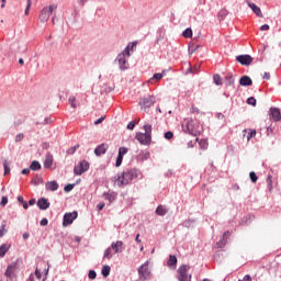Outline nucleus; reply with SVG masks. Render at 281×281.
I'll list each match as a JSON object with an SVG mask.
<instances>
[{
  "label": "nucleus",
  "instance_id": "4d7b16f0",
  "mask_svg": "<svg viewBox=\"0 0 281 281\" xmlns=\"http://www.w3.org/2000/svg\"><path fill=\"white\" fill-rule=\"evenodd\" d=\"M238 281H251V276L246 274L241 280Z\"/></svg>",
  "mask_w": 281,
  "mask_h": 281
},
{
  "label": "nucleus",
  "instance_id": "13d9d810",
  "mask_svg": "<svg viewBox=\"0 0 281 281\" xmlns=\"http://www.w3.org/2000/svg\"><path fill=\"white\" fill-rule=\"evenodd\" d=\"M23 134H18L16 136H15V142H21V140H23Z\"/></svg>",
  "mask_w": 281,
  "mask_h": 281
},
{
  "label": "nucleus",
  "instance_id": "680f3d73",
  "mask_svg": "<svg viewBox=\"0 0 281 281\" xmlns=\"http://www.w3.org/2000/svg\"><path fill=\"white\" fill-rule=\"evenodd\" d=\"M18 201H19V203H25V200L23 199L22 195L18 196Z\"/></svg>",
  "mask_w": 281,
  "mask_h": 281
},
{
  "label": "nucleus",
  "instance_id": "473e14b6",
  "mask_svg": "<svg viewBox=\"0 0 281 281\" xmlns=\"http://www.w3.org/2000/svg\"><path fill=\"white\" fill-rule=\"evenodd\" d=\"M231 235L229 231H226L224 234H223V239L222 241H220L217 245H226L227 244V237Z\"/></svg>",
  "mask_w": 281,
  "mask_h": 281
},
{
  "label": "nucleus",
  "instance_id": "393cba45",
  "mask_svg": "<svg viewBox=\"0 0 281 281\" xmlns=\"http://www.w3.org/2000/svg\"><path fill=\"white\" fill-rule=\"evenodd\" d=\"M156 214L158 216H166V214H168V210H166V207H164V205H159L157 209H156Z\"/></svg>",
  "mask_w": 281,
  "mask_h": 281
},
{
  "label": "nucleus",
  "instance_id": "bf43d9fd",
  "mask_svg": "<svg viewBox=\"0 0 281 281\" xmlns=\"http://www.w3.org/2000/svg\"><path fill=\"white\" fill-rule=\"evenodd\" d=\"M104 202H100L98 205H97V207H98V210L99 211H102V210H104Z\"/></svg>",
  "mask_w": 281,
  "mask_h": 281
},
{
  "label": "nucleus",
  "instance_id": "37998d69",
  "mask_svg": "<svg viewBox=\"0 0 281 281\" xmlns=\"http://www.w3.org/2000/svg\"><path fill=\"white\" fill-rule=\"evenodd\" d=\"M250 179L252 183H256V181H258V176L256 175V172L254 171L250 172Z\"/></svg>",
  "mask_w": 281,
  "mask_h": 281
},
{
  "label": "nucleus",
  "instance_id": "49530a36",
  "mask_svg": "<svg viewBox=\"0 0 281 281\" xmlns=\"http://www.w3.org/2000/svg\"><path fill=\"white\" fill-rule=\"evenodd\" d=\"M77 148H80V145H76L75 147L68 149V155H74Z\"/></svg>",
  "mask_w": 281,
  "mask_h": 281
},
{
  "label": "nucleus",
  "instance_id": "c756f323",
  "mask_svg": "<svg viewBox=\"0 0 281 281\" xmlns=\"http://www.w3.org/2000/svg\"><path fill=\"white\" fill-rule=\"evenodd\" d=\"M182 36L184 38H192V29H187L183 31Z\"/></svg>",
  "mask_w": 281,
  "mask_h": 281
},
{
  "label": "nucleus",
  "instance_id": "5701e85b",
  "mask_svg": "<svg viewBox=\"0 0 281 281\" xmlns=\"http://www.w3.org/2000/svg\"><path fill=\"white\" fill-rule=\"evenodd\" d=\"M46 190H49L50 192H56V190H58V182L56 181L47 182Z\"/></svg>",
  "mask_w": 281,
  "mask_h": 281
},
{
  "label": "nucleus",
  "instance_id": "c03bdc74",
  "mask_svg": "<svg viewBox=\"0 0 281 281\" xmlns=\"http://www.w3.org/2000/svg\"><path fill=\"white\" fill-rule=\"evenodd\" d=\"M172 137H175V134L171 131L165 133V139H172Z\"/></svg>",
  "mask_w": 281,
  "mask_h": 281
},
{
  "label": "nucleus",
  "instance_id": "423d86ee",
  "mask_svg": "<svg viewBox=\"0 0 281 281\" xmlns=\"http://www.w3.org/2000/svg\"><path fill=\"white\" fill-rule=\"evenodd\" d=\"M139 280H147L150 278V261H146L138 268Z\"/></svg>",
  "mask_w": 281,
  "mask_h": 281
},
{
  "label": "nucleus",
  "instance_id": "e433bc0d",
  "mask_svg": "<svg viewBox=\"0 0 281 281\" xmlns=\"http://www.w3.org/2000/svg\"><path fill=\"white\" fill-rule=\"evenodd\" d=\"M115 196H116L115 193H110V194H106V195H105V199H108V201H109L110 203H113V201H115Z\"/></svg>",
  "mask_w": 281,
  "mask_h": 281
},
{
  "label": "nucleus",
  "instance_id": "ea45409f",
  "mask_svg": "<svg viewBox=\"0 0 281 281\" xmlns=\"http://www.w3.org/2000/svg\"><path fill=\"white\" fill-rule=\"evenodd\" d=\"M32 8V0H27V5L26 9L24 11V14L27 16V14H30V9Z\"/></svg>",
  "mask_w": 281,
  "mask_h": 281
},
{
  "label": "nucleus",
  "instance_id": "7c9ffc66",
  "mask_svg": "<svg viewBox=\"0 0 281 281\" xmlns=\"http://www.w3.org/2000/svg\"><path fill=\"white\" fill-rule=\"evenodd\" d=\"M53 164H54V160L52 159V157H46V159L44 161V167L52 168Z\"/></svg>",
  "mask_w": 281,
  "mask_h": 281
},
{
  "label": "nucleus",
  "instance_id": "5fc2aeb1",
  "mask_svg": "<svg viewBox=\"0 0 281 281\" xmlns=\"http://www.w3.org/2000/svg\"><path fill=\"white\" fill-rule=\"evenodd\" d=\"M127 128H128V131H133V128H135V122H130L127 124Z\"/></svg>",
  "mask_w": 281,
  "mask_h": 281
},
{
  "label": "nucleus",
  "instance_id": "f704fd0d",
  "mask_svg": "<svg viewBox=\"0 0 281 281\" xmlns=\"http://www.w3.org/2000/svg\"><path fill=\"white\" fill-rule=\"evenodd\" d=\"M161 78H164V75L157 72L149 79V82H153L154 80H161Z\"/></svg>",
  "mask_w": 281,
  "mask_h": 281
},
{
  "label": "nucleus",
  "instance_id": "69168bd1",
  "mask_svg": "<svg viewBox=\"0 0 281 281\" xmlns=\"http://www.w3.org/2000/svg\"><path fill=\"white\" fill-rule=\"evenodd\" d=\"M30 172V169H23L22 175H27Z\"/></svg>",
  "mask_w": 281,
  "mask_h": 281
},
{
  "label": "nucleus",
  "instance_id": "0eeeda50",
  "mask_svg": "<svg viewBox=\"0 0 281 281\" xmlns=\"http://www.w3.org/2000/svg\"><path fill=\"white\" fill-rule=\"evenodd\" d=\"M78 218V212L74 211L72 213H66L64 215L63 226L69 227L74 221Z\"/></svg>",
  "mask_w": 281,
  "mask_h": 281
},
{
  "label": "nucleus",
  "instance_id": "7ed1b4c3",
  "mask_svg": "<svg viewBox=\"0 0 281 281\" xmlns=\"http://www.w3.org/2000/svg\"><path fill=\"white\" fill-rule=\"evenodd\" d=\"M145 133H138L136 134V139L139 142V144H143V146H148L151 140V133H153V125H145L144 126Z\"/></svg>",
  "mask_w": 281,
  "mask_h": 281
},
{
  "label": "nucleus",
  "instance_id": "58836bf2",
  "mask_svg": "<svg viewBox=\"0 0 281 281\" xmlns=\"http://www.w3.org/2000/svg\"><path fill=\"white\" fill-rule=\"evenodd\" d=\"M68 102L72 109H76V97H69Z\"/></svg>",
  "mask_w": 281,
  "mask_h": 281
},
{
  "label": "nucleus",
  "instance_id": "f3484780",
  "mask_svg": "<svg viewBox=\"0 0 281 281\" xmlns=\"http://www.w3.org/2000/svg\"><path fill=\"white\" fill-rule=\"evenodd\" d=\"M270 117L272 120H274V122H280V120H281L280 110L278 108H271L270 109Z\"/></svg>",
  "mask_w": 281,
  "mask_h": 281
},
{
  "label": "nucleus",
  "instance_id": "4468645a",
  "mask_svg": "<svg viewBox=\"0 0 281 281\" xmlns=\"http://www.w3.org/2000/svg\"><path fill=\"white\" fill-rule=\"evenodd\" d=\"M16 273V262H13L8 266L4 276L8 278V280H12V277Z\"/></svg>",
  "mask_w": 281,
  "mask_h": 281
},
{
  "label": "nucleus",
  "instance_id": "4be33fe9",
  "mask_svg": "<svg viewBox=\"0 0 281 281\" xmlns=\"http://www.w3.org/2000/svg\"><path fill=\"white\" fill-rule=\"evenodd\" d=\"M167 265L171 269H177V257L175 255H170L169 260L167 261Z\"/></svg>",
  "mask_w": 281,
  "mask_h": 281
},
{
  "label": "nucleus",
  "instance_id": "a19ab883",
  "mask_svg": "<svg viewBox=\"0 0 281 281\" xmlns=\"http://www.w3.org/2000/svg\"><path fill=\"white\" fill-rule=\"evenodd\" d=\"M247 104H250L251 106H256V98L254 97L248 98Z\"/></svg>",
  "mask_w": 281,
  "mask_h": 281
},
{
  "label": "nucleus",
  "instance_id": "79ce46f5",
  "mask_svg": "<svg viewBox=\"0 0 281 281\" xmlns=\"http://www.w3.org/2000/svg\"><path fill=\"white\" fill-rule=\"evenodd\" d=\"M97 276H98V274L95 273L94 270H90V271H89V274H88V278H89L90 280H95Z\"/></svg>",
  "mask_w": 281,
  "mask_h": 281
},
{
  "label": "nucleus",
  "instance_id": "e2e57ef3",
  "mask_svg": "<svg viewBox=\"0 0 281 281\" xmlns=\"http://www.w3.org/2000/svg\"><path fill=\"white\" fill-rule=\"evenodd\" d=\"M36 204V200L35 199H31L30 201H29V205H35Z\"/></svg>",
  "mask_w": 281,
  "mask_h": 281
},
{
  "label": "nucleus",
  "instance_id": "dca6fc26",
  "mask_svg": "<svg viewBox=\"0 0 281 281\" xmlns=\"http://www.w3.org/2000/svg\"><path fill=\"white\" fill-rule=\"evenodd\" d=\"M106 150H109V145L101 144L94 149V155H97V157H102V155L106 154Z\"/></svg>",
  "mask_w": 281,
  "mask_h": 281
},
{
  "label": "nucleus",
  "instance_id": "0e129e2a",
  "mask_svg": "<svg viewBox=\"0 0 281 281\" xmlns=\"http://www.w3.org/2000/svg\"><path fill=\"white\" fill-rule=\"evenodd\" d=\"M87 3V0H79V5H85Z\"/></svg>",
  "mask_w": 281,
  "mask_h": 281
},
{
  "label": "nucleus",
  "instance_id": "f03ea898",
  "mask_svg": "<svg viewBox=\"0 0 281 281\" xmlns=\"http://www.w3.org/2000/svg\"><path fill=\"white\" fill-rule=\"evenodd\" d=\"M135 179H142V171L138 169H128L119 175L117 183L119 186H128V183L135 181Z\"/></svg>",
  "mask_w": 281,
  "mask_h": 281
},
{
  "label": "nucleus",
  "instance_id": "2f4dec72",
  "mask_svg": "<svg viewBox=\"0 0 281 281\" xmlns=\"http://www.w3.org/2000/svg\"><path fill=\"white\" fill-rule=\"evenodd\" d=\"M214 83L221 87L223 85V78H221L218 75H214L213 77Z\"/></svg>",
  "mask_w": 281,
  "mask_h": 281
},
{
  "label": "nucleus",
  "instance_id": "9b49d317",
  "mask_svg": "<svg viewBox=\"0 0 281 281\" xmlns=\"http://www.w3.org/2000/svg\"><path fill=\"white\" fill-rule=\"evenodd\" d=\"M156 100H155V95H150V97H146L144 98L139 104L142 106V109H150V106H153V104H155Z\"/></svg>",
  "mask_w": 281,
  "mask_h": 281
},
{
  "label": "nucleus",
  "instance_id": "2eb2a0df",
  "mask_svg": "<svg viewBox=\"0 0 281 281\" xmlns=\"http://www.w3.org/2000/svg\"><path fill=\"white\" fill-rule=\"evenodd\" d=\"M111 249H113L114 254H122V251H124V243L122 240L112 243Z\"/></svg>",
  "mask_w": 281,
  "mask_h": 281
},
{
  "label": "nucleus",
  "instance_id": "a211bd4d",
  "mask_svg": "<svg viewBox=\"0 0 281 281\" xmlns=\"http://www.w3.org/2000/svg\"><path fill=\"white\" fill-rule=\"evenodd\" d=\"M243 137L247 139V142L254 139L256 137V130H244Z\"/></svg>",
  "mask_w": 281,
  "mask_h": 281
},
{
  "label": "nucleus",
  "instance_id": "8fccbe9b",
  "mask_svg": "<svg viewBox=\"0 0 281 281\" xmlns=\"http://www.w3.org/2000/svg\"><path fill=\"white\" fill-rule=\"evenodd\" d=\"M105 117H106V116H101L100 119H98V120L94 122L95 126H98V124H102V123L104 122Z\"/></svg>",
  "mask_w": 281,
  "mask_h": 281
},
{
  "label": "nucleus",
  "instance_id": "c9c22d12",
  "mask_svg": "<svg viewBox=\"0 0 281 281\" xmlns=\"http://www.w3.org/2000/svg\"><path fill=\"white\" fill-rule=\"evenodd\" d=\"M138 157L142 159V161H144L150 157V154L148 151H143Z\"/></svg>",
  "mask_w": 281,
  "mask_h": 281
},
{
  "label": "nucleus",
  "instance_id": "6e6d98bb",
  "mask_svg": "<svg viewBox=\"0 0 281 281\" xmlns=\"http://www.w3.org/2000/svg\"><path fill=\"white\" fill-rule=\"evenodd\" d=\"M263 80H271V74L265 72L263 74Z\"/></svg>",
  "mask_w": 281,
  "mask_h": 281
},
{
  "label": "nucleus",
  "instance_id": "1a4fd4ad",
  "mask_svg": "<svg viewBox=\"0 0 281 281\" xmlns=\"http://www.w3.org/2000/svg\"><path fill=\"white\" fill-rule=\"evenodd\" d=\"M87 170H89V164L86 160H82L81 162H79L78 166L75 167L74 172L75 175H85V172H87Z\"/></svg>",
  "mask_w": 281,
  "mask_h": 281
},
{
  "label": "nucleus",
  "instance_id": "a18cd8bd",
  "mask_svg": "<svg viewBox=\"0 0 281 281\" xmlns=\"http://www.w3.org/2000/svg\"><path fill=\"white\" fill-rule=\"evenodd\" d=\"M226 14H227V9H223L220 11L218 16H220V19H225Z\"/></svg>",
  "mask_w": 281,
  "mask_h": 281
},
{
  "label": "nucleus",
  "instance_id": "4c0bfd02",
  "mask_svg": "<svg viewBox=\"0 0 281 281\" xmlns=\"http://www.w3.org/2000/svg\"><path fill=\"white\" fill-rule=\"evenodd\" d=\"M7 232H8V228H5V224H2L0 227V238H3Z\"/></svg>",
  "mask_w": 281,
  "mask_h": 281
},
{
  "label": "nucleus",
  "instance_id": "b1692460",
  "mask_svg": "<svg viewBox=\"0 0 281 281\" xmlns=\"http://www.w3.org/2000/svg\"><path fill=\"white\" fill-rule=\"evenodd\" d=\"M8 251H10V246H8L7 244H3L0 246V258H3Z\"/></svg>",
  "mask_w": 281,
  "mask_h": 281
},
{
  "label": "nucleus",
  "instance_id": "bb28decb",
  "mask_svg": "<svg viewBox=\"0 0 281 281\" xmlns=\"http://www.w3.org/2000/svg\"><path fill=\"white\" fill-rule=\"evenodd\" d=\"M3 169H4V176L10 175V161L8 159L3 160Z\"/></svg>",
  "mask_w": 281,
  "mask_h": 281
},
{
  "label": "nucleus",
  "instance_id": "864d4df0",
  "mask_svg": "<svg viewBox=\"0 0 281 281\" xmlns=\"http://www.w3.org/2000/svg\"><path fill=\"white\" fill-rule=\"evenodd\" d=\"M35 276L37 280H41V278H43V274H41V270H38V268L35 269Z\"/></svg>",
  "mask_w": 281,
  "mask_h": 281
},
{
  "label": "nucleus",
  "instance_id": "774afa93",
  "mask_svg": "<svg viewBox=\"0 0 281 281\" xmlns=\"http://www.w3.org/2000/svg\"><path fill=\"white\" fill-rule=\"evenodd\" d=\"M30 281H34V274H31L29 278Z\"/></svg>",
  "mask_w": 281,
  "mask_h": 281
},
{
  "label": "nucleus",
  "instance_id": "603ef678",
  "mask_svg": "<svg viewBox=\"0 0 281 281\" xmlns=\"http://www.w3.org/2000/svg\"><path fill=\"white\" fill-rule=\"evenodd\" d=\"M47 223H49V221H47V218H42L40 222V225H42V227L47 226Z\"/></svg>",
  "mask_w": 281,
  "mask_h": 281
},
{
  "label": "nucleus",
  "instance_id": "a878e982",
  "mask_svg": "<svg viewBox=\"0 0 281 281\" xmlns=\"http://www.w3.org/2000/svg\"><path fill=\"white\" fill-rule=\"evenodd\" d=\"M103 278H109L111 273V267L110 266H103L102 271H101Z\"/></svg>",
  "mask_w": 281,
  "mask_h": 281
},
{
  "label": "nucleus",
  "instance_id": "412c9836",
  "mask_svg": "<svg viewBox=\"0 0 281 281\" xmlns=\"http://www.w3.org/2000/svg\"><path fill=\"white\" fill-rule=\"evenodd\" d=\"M37 207L40 210H47L49 207V203L47 202V199L42 198L37 201Z\"/></svg>",
  "mask_w": 281,
  "mask_h": 281
},
{
  "label": "nucleus",
  "instance_id": "09e8293b",
  "mask_svg": "<svg viewBox=\"0 0 281 281\" xmlns=\"http://www.w3.org/2000/svg\"><path fill=\"white\" fill-rule=\"evenodd\" d=\"M261 32H269V24H263L260 26Z\"/></svg>",
  "mask_w": 281,
  "mask_h": 281
},
{
  "label": "nucleus",
  "instance_id": "cd10ccee",
  "mask_svg": "<svg viewBox=\"0 0 281 281\" xmlns=\"http://www.w3.org/2000/svg\"><path fill=\"white\" fill-rule=\"evenodd\" d=\"M111 247H109L108 249H105L103 258H105L106 260H111V258H113V254L111 252Z\"/></svg>",
  "mask_w": 281,
  "mask_h": 281
},
{
  "label": "nucleus",
  "instance_id": "3c124183",
  "mask_svg": "<svg viewBox=\"0 0 281 281\" xmlns=\"http://www.w3.org/2000/svg\"><path fill=\"white\" fill-rule=\"evenodd\" d=\"M0 205H2L3 207H4V205H8V196L2 198Z\"/></svg>",
  "mask_w": 281,
  "mask_h": 281
},
{
  "label": "nucleus",
  "instance_id": "052dcab7",
  "mask_svg": "<svg viewBox=\"0 0 281 281\" xmlns=\"http://www.w3.org/2000/svg\"><path fill=\"white\" fill-rule=\"evenodd\" d=\"M267 181L269 183V190H271V188H273L271 177H268Z\"/></svg>",
  "mask_w": 281,
  "mask_h": 281
},
{
  "label": "nucleus",
  "instance_id": "72a5a7b5",
  "mask_svg": "<svg viewBox=\"0 0 281 281\" xmlns=\"http://www.w3.org/2000/svg\"><path fill=\"white\" fill-rule=\"evenodd\" d=\"M226 85H228L229 87H232V85H234V76H232V75L226 76Z\"/></svg>",
  "mask_w": 281,
  "mask_h": 281
},
{
  "label": "nucleus",
  "instance_id": "ddd939ff",
  "mask_svg": "<svg viewBox=\"0 0 281 281\" xmlns=\"http://www.w3.org/2000/svg\"><path fill=\"white\" fill-rule=\"evenodd\" d=\"M128 153V149L126 147H120L119 148V156L116 158V168H120L122 166V161L124 159V155Z\"/></svg>",
  "mask_w": 281,
  "mask_h": 281
},
{
  "label": "nucleus",
  "instance_id": "f8f14e48",
  "mask_svg": "<svg viewBox=\"0 0 281 281\" xmlns=\"http://www.w3.org/2000/svg\"><path fill=\"white\" fill-rule=\"evenodd\" d=\"M247 5L252 10L254 14H256V16H258L259 19H263L265 15L262 14V10L260 9V7L256 5V3L246 0Z\"/></svg>",
  "mask_w": 281,
  "mask_h": 281
},
{
  "label": "nucleus",
  "instance_id": "aec40b11",
  "mask_svg": "<svg viewBox=\"0 0 281 281\" xmlns=\"http://www.w3.org/2000/svg\"><path fill=\"white\" fill-rule=\"evenodd\" d=\"M137 47V42L130 43L127 47L124 49L126 57H131V52H135V48Z\"/></svg>",
  "mask_w": 281,
  "mask_h": 281
},
{
  "label": "nucleus",
  "instance_id": "f257e3e1",
  "mask_svg": "<svg viewBox=\"0 0 281 281\" xmlns=\"http://www.w3.org/2000/svg\"><path fill=\"white\" fill-rule=\"evenodd\" d=\"M182 128L194 137L203 133V125L196 119H186L182 123Z\"/></svg>",
  "mask_w": 281,
  "mask_h": 281
},
{
  "label": "nucleus",
  "instance_id": "9d476101",
  "mask_svg": "<svg viewBox=\"0 0 281 281\" xmlns=\"http://www.w3.org/2000/svg\"><path fill=\"white\" fill-rule=\"evenodd\" d=\"M236 60L240 65H244L245 67H248V65H251V63H254V57H251L250 55H238L236 57Z\"/></svg>",
  "mask_w": 281,
  "mask_h": 281
},
{
  "label": "nucleus",
  "instance_id": "39448f33",
  "mask_svg": "<svg viewBox=\"0 0 281 281\" xmlns=\"http://www.w3.org/2000/svg\"><path fill=\"white\" fill-rule=\"evenodd\" d=\"M190 271V266L183 265L178 269V280L179 281H192V274H188Z\"/></svg>",
  "mask_w": 281,
  "mask_h": 281
},
{
  "label": "nucleus",
  "instance_id": "6e6552de",
  "mask_svg": "<svg viewBox=\"0 0 281 281\" xmlns=\"http://www.w3.org/2000/svg\"><path fill=\"white\" fill-rule=\"evenodd\" d=\"M126 58L128 57L126 56L125 50L117 55L116 60L119 63L120 69H128V60Z\"/></svg>",
  "mask_w": 281,
  "mask_h": 281
},
{
  "label": "nucleus",
  "instance_id": "de8ad7c7",
  "mask_svg": "<svg viewBox=\"0 0 281 281\" xmlns=\"http://www.w3.org/2000/svg\"><path fill=\"white\" fill-rule=\"evenodd\" d=\"M65 192H71L74 190V184H67L65 188H64Z\"/></svg>",
  "mask_w": 281,
  "mask_h": 281
},
{
  "label": "nucleus",
  "instance_id": "c85d7f7f",
  "mask_svg": "<svg viewBox=\"0 0 281 281\" xmlns=\"http://www.w3.org/2000/svg\"><path fill=\"white\" fill-rule=\"evenodd\" d=\"M31 170H41V162L34 160L30 166Z\"/></svg>",
  "mask_w": 281,
  "mask_h": 281
},
{
  "label": "nucleus",
  "instance_id": "6ab92c4d",
  "mask_svg": "<svg viewBox=\"0 0 281 281\" xmlns=\"http://www.w3.org/2000/svg\"><path fill=\"white\" fill-rule=\"evenodd\" d=\"M239 85H240L241 87H251V85H252L251 78L248 77V76H243V77L239 79Z\"/></svg>",
  "mask_w": 281,
  "mask_h": 281
},
{
  "label": "nucleus",
  "instance_id": "20e7f679",
  "mask_svg": "<svg viewBox=\"0 0 281 281\" xmlns=\"http://www.w3.org/2000/svg\"><path fill=\"white\" fill-rule=\"evenodd\" d=\"M57 9H58L57 4H50L49 7H44L38 15L41 23H47V21H49V18L52 16L54 10H57Z\"/></svg>",
  "mask_w": 281,
  "mask_h": 281
},
{
  "label": "nucleus",
  "instance_id": "338daca9",
  "mask_svg": "<svg viewBox=\"0 0 281 281\" xmlns=\"http://www.w3.org/2000/svg\"><path fill=\"white\" fill-rule=\"evenodd\" d=\"M135 240H136V243H142V239H139V234L136 235Z\"/></svg>",
  "mask_w": 281,
  "mask_h": 281
}]
</instances>
